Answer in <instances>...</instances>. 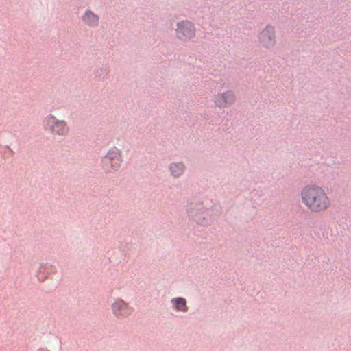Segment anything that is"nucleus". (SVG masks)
<instances>
[{"label":"nucleus","instance_id":"obj_1","mask_svg":"<svg viewBox=\"0 0 351 351\" xmlns=\"http://www.w3.org/2000/svg\"><path fill=\"white\" fill-rule=\"evenodd\" d=\"M301 197L307 208L314 213L324 211L330 206V200L324 189L315 184L304 186L301 191Z\"/></svg>","mask_w":351,"mask_h":351},{"label":"nucleus","instance_id":"obj_2","mask_svg":"<svg viewBox=\"0 0 351 351\" xmlns=\"http://www.w3.org/2000/svg\"><path fill=\"white\" fill-rule=\"evenodd\" d=\"M121 162L120 151L117 148H114L110 149L104 157L103 167L106 171L110 172L117 170L119 167Z\"/></svg>","mask_w":351,"mask_h":351},{"label":"nucleus","instance_id":"obj_3","mask_svg":"<svg viewBox=\"0 0 351 351\" xmlns=\"http://www.w3.org/2000/svg\"><path fill=\"white\" fill-rule=\"evenodd\" d=\"M46 126L51 132L57 135H65L69 132V127L63 121L57 120L53 116H49L45 119Z\"/></svg>","mask_w":351,"mask_h":351},{"label":"nucleus","instance_id":"obj_4","mask_svg":"<svg viewBox=\"0 0 351 351\" xmlns=\"http://www.w3.org/2000/svg\"><path fill=\"white\" fill-rule=\"evenodd\" d=\"M195 35V28L189 22H182L178 25L177 36L182 40H189Z\"/></svg>","mask_w":351,"mask_h":351},{"label":"nucleus","instance_id":"obj_5","mask_svg":"<svg viewBox=\"0 0 351 351\" xmlns=\"http://www.w3.org/2000/svg\"><path fill=\"white\" fill-rule=\"evenodd\" d=\"M235 96L232 91L218 93L215 95L214 102L219 108H226L234 103Z\"/></svg>","mask_w":351,"mask_h":351},{"label":"nucleus","instance_id":"obj_6","mask_svg":"<svg viewBox=\"0 0 351 351\" xmlns=\"http://www.w3.org/2000/svg\"><path fill=\"white\" fill-rule=\"evenodd\" d=\"M113 313L117 317H125L130 315L132 309L122 300H118L112 306Z\"/></svg>","mask_w":351,"mask_h":351},{"label":"nucleus","instance_id":"obj_7","mask_svg":"<svg viewBox=\"0 0 351 351\" xmlns=\"http://www.w3.org/2000/svg\"><path fill=\"white\" fill-rule=\"evenodd\" d=\"M274 31L271 27H267L260 34V42L266 47L272 46L274 44Z\"/></svg>","mask_w":351,"mask_h":351},{"label":"nucleus","instance_id":"obj_8","mask_svg":"<svg viewBox=\"0 0 351 351\" xmlns=\"http://www.w3.org/2000/svg\"><path fill=\"white\" fill-rule=\"evenodd\" d=\"M83 21L89 25H95L98 23V17L90 11L86 12Z\"/></svg>","mask_w":351,"mask_h":351},{"label":"nucleus","instance_id":"obj_9","mask_svg":"<svg viewBox=\"0 0 351 351\" xmlns=\"http://www.w3.org/2000/svg\"><path fill=\"white\" fill-rule=\"evenodd\" d=\"M169 168L171 175L174 177L180 176L184 171V165L182 163H172Z\"/></svg>","mask_w":351,"mask_h":351},{"label":"nucleus","instance_id":"obj_10","mask_svg":"<svg viewBox=\"0 0 351 351\" xmlns=\"http://www.w3.org/2000/svg\"><path fill=\"white\" fill-rule=\"evenodd\" d=\"M172 302H174L176 309L182 311L187 310L186 301L184 298H178L173 300Z\"/></svg>","mask_w":351,"mask_h":351}]
</instances>
